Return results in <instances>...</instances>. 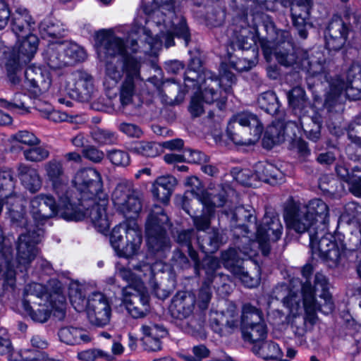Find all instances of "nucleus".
<instances>
[{"label":"nucleus","mask_w":361,"mask_h":361,"mask_svg":"<svg viewBox=\"0 0 361 361\" xmlns=\"http://www.w3.org/2000/svg\"><path fill=\"white\" fill-rule=\"evenodd\" d=\"M130 32L124 41L110 30H102L95 35V49L101 61L106 63L105 83L116 85L124 75L119 88V98L123 106L129 105L138 95L143 83L140 75V59L133 54L139 51L140 47Z\"/></svg>","instance_id":"1"},{"label":"nucleus","mask_w":361,"mask_h":361,"mask_svg":"<svg viewBox=\"0 0 361 361\" xmlns=\"http://www.w3.org/2000/svg\"><path fill=\"white\" fill-rule=\"evenodd\" d=\"M154 7L145 6L144 16L137 17L131 32L139 35L148 47L144 51L155 54L162 44L166 47L174 44L173 37L182 38L185 45L190 40V32L185 18L177 14L168 0H152Z\"/></svg>","instance_id":"2"},{"label":"nucleus","mask_w":361,"mask_h":361,"mask_svg":"<svg viewBox=\"0 0 361 361\" xmlns=\"http://www.w3.org/2000/svg\"><path fill=\"white\" fill-rule=\"evenodd\" d=\"M277 61L281 65L295 69H301L311 77H317L321 82L324 80L329 83L330 90L326 99V103L336 100L343 92L349 99L356 100L361 98V66L353 63L348 71L347 81L340 78L329 81L326 67V61L322 52L316 51L310 58L307 51L303 50L279 49L275 52Z\"/></svg>","instance_id":"3"},{"label":"nucleus","mask_w":361,"mask_h":361,"mask_svg":"<svg viewBox=\"0 0 361 361\" xmlns=\"http://www.w3.org/2000/svg\"><path fill=\"white\" fill-rule=\"evenodd\" d=\"M312 271V265H305L301 272L305 281L301 283V291L298 293L291 289L283 299V304L290 312L288 316V322L293 325L297 324V320L305 324V319L301 316V299L304 310L310 321L314 318L317 312L328 314L334 308L331 295L329 292V284L326 277L321 273H317L312 285L309 280Z\"/></svg>","instance_id":"4"},{"label":"nucleus","mask_w":361,"mask_h":361,"mask_svg":"<svg viewBox=\"0 0 361 361\" xmlns=\"http://www.w3.org/2000/svg\"><path fill=\"white\" fill-rule=\"evenodd\" d=\"M163 270L164 264L161 262H156L152 265L140 263L134 267L133 271L118 264H116V274L128 284L123 289L121 305L132 317H144L150 311L149 297L144 286V281L152 284L159 298L164 299L168 297L169 293L164 291L161 294L160 288L154 281L155 274Z\"/></svg>","instance_id":"5"},{"label":"nucleus","mask_w":361,"mask_h":361,"mask_svg":"<svg viewBox=\"0 0 361 361\" xmlns=\"http://www.w3.org/2000/svg\"><path fill=\"white\" fill-rule=\"evenodd\" d=\"M30 213L37 227L57 214L66 221H79L85 216L84 212L75 207V202L64 199V207H61L59 199L56 200L52 195L44 193L36 195L30 200Z\"/></svg>","instance_id":"6"},{"label":"nucleus","mask_w":361,"mask_h":361,"mask_svg":"<svg viewBox=\"0 0 361 361\" xmlns=\"http://www.w3.org/2000/svg\"><path fill=\"white\" fill-rule=\"evenodd\" d=\"M22 307L24 314L36 322H47L52 312L59 318L64 317L63 302L54 306L48 299L46 288L40 283H33L25 287Z\"/></svg>","instance_id":"7"},{"label":"nucleus","mask_w":361,"mask_h":361,"mask_svg":"<svg viewBox=\"0 0 361 361\" xmlns=\"http://www.w3.org/2000/svg\"><path fill=\"white\" fill-rule=\"evenodd\" d=\"M254 314H257L262 318V312L249 303L243 305L240 316L236 307L231 305L226 312H210V326L216 334L221 336L226 335L238 330L241 326L253 324Z\"/></svg>","instance_id":"8"},{"label":"nucleus","mask_w":361,"mask_h":361,"mask_svg":"<svg viewBox=\"0 0 361 361\" xmlns=\"http://www.w3.org/2000/svg\"><path fill=\"white\" fill-rule=\"evenodd\" d=\"M262 131L263 126L258 117L248 111L234 115L227 126L228 137L239 145L255 143L260 138Z\"/></svg>","instance_id":"9"},{"label":"nucleus","mask_w":361,"mask_h":361,"mask_svg":"<svg viewBox=\"0 0 361 361\" xmlns=\"http://www.w3.org/2000/svg\"><path fill=\"white\" fill-rule=\"evenodd\" d=\"M185 184L191 188L190 193L202 204L203 214L193 217L194 224L199 231H205L210 224V216L214 214L215 207H222L226 202V191L222 189L219 194L205 192L202 189L200 180L192 176L187 178ZM189 191L186 192L188 195Z\"/></svg>","instance_id":"10"},{"label":"nucleus","mask_w":361,"mask_h":361,"mask_svg":"<svg viewBox=\"0 0 361 361\" xmlns=\"http://www.w3.org/2000/svg\"><path fill=\"white\" fill-rule=\"evenodd\" d=\"M72 184L80 194V198L73 199L76 204H81L99 200L105 202L108 195L104 190L101 173L94 168H83L75 173Z\"/></svg>","instance_id":"11"},{"label":"nucleus","mask_w":361,"mask_h":361,"mask_svg":"<svg viewBox=\"0 0 361 361\" xmlns=\"http://www.w3.org/2000/svg\"><path fill=\"white\" fill-rule=\"evenodd\" d=\"M235 81V75L228 70V66L222 63L219 79L213 78L210 75L203 78L202 80L196 82L200 90L197 93L202 97L205 104L216 102V106L222 109L226 100V94Z\"/></svg>","instance_id":"12"},{"label":"nucleus","mask_w":361,"mask_h":361,"mask_svg":"<svg viewBox=\"0 0 361 361\" xmlns=\"http://www.w3.org/2000/svg\"><path fill=\"white\" fill-rule=\"evenodd\" d=\"M110 243L118 257L128 259L139 252L142 244L141 233L134 222L120 224L113 228Z\"/></svg>","instance_id":"13"},{"label":"nucleus","mask_w":361,"mask_h":361,"mask_svg":"<svg viewBox=\"0 0 361 361\" xmlns=\"http://www.w3.org/2000/svg\"><path fill=\"white\" fill-rule=\"evenodd\" d=\"M257 255V250L249 248L248 246L239 249V251L230 248L221 254V260L224 267L239 279L245 286L254 288L259 285L260 281L259 267L254 264L256 271L254 276H251L248 271H245V267L242 266V261L245 260L246 257L250 258Z\"/></svg>","instance_id":"14"},{"label":"nucleus","mask_w":361,"mask_h":361,"mask_svg":"<svg viewBox=\"0 0 361 361\" xmlns=\"http://www.w3.org/2000/svg\"><path fill=\"white\" fill-rule=\"evenodd\" d=\"M169 217L159 207H155L146 224L147 245L152 251L159 252L169 248V240L166 235Z\"/></svg>","instance_id":"15"},{"label":"nucleus","mask_w":361,"mask_h":361,"mask_svg":"<svg viewBox=\"0 0 361 361\" xmlns=\"http://www.w3.org/2000/svg\"><path fill=\"white\" fill-rule=\"evenodd\" d=\"M324 228L310 233V247L313 255L323 259L329 267H334L341 261L344 252L332 240L331 235L325 233Z\"/></svg>","instance_id":"16"},{"label":"nucleus","mask_w":361,"mask_h":361,"mask_svg":"<svg viewBox=\"0 0 361 361\" xmlns=\"http://www.w3.org/2000/svg\"><path fill=\"white\" fill-rule=\"evenodd\" d=\"M111 200L115 208L129 218L134 217L142 209L140 200L134 194L133 184L128 180H121L116 184Z\"/></svg>","instance_id":"17"},{"label":"nucleus","mask_w":361,"mask_h":361,"mask_svg":"<svg viewBox=\"0 0 361 361\" xmlns=\"http://www.w3.org/2000/svg\"><path fill=\"white\" fill-rule=\"evenodd\" d=\"M44 176L51 185L52 190L59 199L61 207H64V199L75 202L73 192L67 187L68 178L60 160L51 159L44 164Z\"/></svg>","instance_id":"18"},{"label":"nucleus","mask_w":361,"mask_h":361,"mask_svg":"<svg viewBox=\"0 0 361 361\" xmlns=\"http://www.w3.org/2000/svg\"><path fill=\"white\" fill-rule=\"evenodd\" d=\"M283 226L277 216L266 214L262 224L257 227L256 240L250 242L249 248L259 250L263 255L270 251V243L277 241L281 236Z\"/></svg>","instance_id":"19"},{"label":"nucleus","mask_w":361,"mask_h":361,"mask_svg":"<svg viewBox=\"0 0 361 361\" xmlns=\"http://www.w3.org/2000/svg\"><path fill=\"white\" fill-rule=\"evenodd\" d=\"M23 39H18L16 47L10 53L6 62V68L8 73H15L23 63L30 61L36 54L39 39L31 32L24 35Z\"/></svg>","instance_id":"20"},{"label":"nucleus","mask_w":361,"mask_h":361,"mask_svg":"<svg viewBox=\"0 0 361 361\" xmlns=\"http://www.w3.org/2000/svg\"><path fill=\"white\" fill-rule=\"evenodd\" d=\"M44 234L42 228L29 231L26 234H21L17 244V268L20 271H25L28 264L37 257L38 249L36 245L41 240Z\"/></svg>","instance_id":"21"},{"label":"nucleus","mask_w":361,"mask_h":361,"mask_svg":"<svg viewBox=\"0 0 361 361\" xmlns=\"http://www.w3.org/2000/svg\"><path fill=\"white\" fill-rule=\"evenodd\" d=\"M75 202L76 203L75 200ZM108 203L109 198L107 195L106 196L105 202L95 200L81 204H75V207L84 212L85 216L82 220L89 219L94 228L104 233L108 231L111 225V219L106 212Z\"/></svg>","instance_id":"22"},{"label":"nucleus","mask_w":361,"mask_h":361,"mask_svg":"<svg viewBox=\"0 0 361 361\" xmlns=\"http://www.w3.org/2000/svg\"><path fill=\"white\" fill-rule=\"evenodd\" d=\"M87 314L90 322L97 326L108 324L111 319V307L109 299L100 292H93L87 298Z\"/></svg>","instance_id":"23"},{"label":"nucleus","mask_w":361,"mask_h":361,"mask_svg":"<svg viewBox=\"0 0 361 361\" xmlns=\"http://www.w3.org/2000/svg\"><path fill=\"white\" fill-rule=\"evenodd\" d=\"M66 89L82 101L88 100L94 91L93 78L83 71H75L66 77Z\"/></svg>","instance_id":"24"},{"label":"nucleus","mask_w":361,"mask_h":361,"mask_svg":"<svg viewBox=\"0 0 361 361\" xmlns=\"http://www.w3.org/2000/svg\"><path fill=\"white\" fill-rule=\"evenodd\" d=\"M338 224L353 226L358 228V231L351 233L349 239L352 244L350 249L358 248L361 245V205L355 202L346 204L339 217Z\"/></svg>","instance_id":"25"},{"label":"nucleus","mask_w":361,"mask_h":361,"mask_svg":"<svg viewBox=\"0 0 361 361\" xmlns=\"http://www.w3.org/2000/svg\"><path fill=\"white\" fill-rule=\"evenodd\" d=\"M284 219L287 227L298 233L305 232L315 233L316 227L313 219L302 209L301 207H291L286 209Z\"/></svg>","instance_id":"26"},{"label":"nucleus","mask_w":361,"mask_h":361,"mask_svg":"<svg viewBox=\"0 0 361 361\" xmlns=\"http://www.w3.org/2000/svg\"><path fill=\"white\" fill-rule=\"evenodd\" d=\"M348 28L343 20L334 16L330 21L325 32L326 47L329 50H338L345 44Z\"/></svg>","instance_id":"27"},{"label":"nucleus","mask_w":361,"mask_h":361,"mask_svg":"<svg viewBox=\"0 0 361 361\" xmlns=\"http://www.w3.org/2000/svg\"><path fill=\"white\" fill-rule=\"evenodd\" d=\"M25 80L35 93L47 92L51 84L50 73L40 66H30L25 72Z\"/></svg>","instance_id":"28"},{"label":"nucleus","mask_w":361,"mask_h":361,"mask_svg":"<svg viewBox=\"0 0 361 361\" xmlns=\"http://www.w3.org/2000/svg\"><path fill=\"white\" fill-rule=\"evenodd\" d=\"M194 303V297L190 293L185 292L178 293L172 300L169 306V311L173 317L182 319L191 314L193 311Z\"/></svg>","instance_id":"29"},{"label":"nucleus","mask_w":361,"mask_h":361,"mask_svg":"<svg viewBox=\"0 0 361 361\" xmlns=\"http://www.w3.org/2000/svg\"><path fill=\"white\" fill-rule=\"evenodd\" d=\"M17 172L21 183L30 192H37L41 189L42 180L36 169L21 163L17 166Z\"/></svg>","instance_id":"30"},{"label":"nucleus","mask_w":361,"mask_h":361,"mask_svg":"<svg viewBox=\"0 0 361 361\" xmlns=\"http://www.w3.org/2000/svg\"><path fill=\"white\" fill-rule=\"evenodd\" d=\"M11 16V29L18 38L24 37V35L31 32L34 23L26 8L18 7Z\"/></svg>","instance_id":"31"},{"label":"nucleus","mask_w":361,"mask_h":361,"mask_svg":"<svg viewBox=\"0 0 361 361\" xmlns=\"http://www.w3.org/2000/svg\"><path fill=\"white\" fill-rule=\"evenodd\" d=\"M302 209L313 219L317 228L325 227L329 221V207L321 199H313L307 204L300 206Z\"/></svg>","instance_id":"32"},{"label":"nucleus","mask_w":361,"mask_h":361,"mask_svg":"<svg viewBox=\"0 0 361 361\" xmlns=\"http://www.w3.org/2000/svg\"><path fill=\"white\" fill-rule=\"evenodd\" d=\"M177 184L176 179L170 175L158 177L152 184V192L156 199L166 204L170 199L172 191Z\"/></svg>","instance_id":"33"},{"label":"nucleus","mask_w":361,"mask_h":361,"mask_svg":"<svg viewBox=\"0 0 361 361\" xmlns=\"http://www.w3.org/2000/svg\"><path fill=\"white\" fill-rule=\"evenodd\" d=\"M252 176L271 185L281 183L284 179V175L279 169L269 162L263 161L255 164Z\"/></svg>","instance_id":"34"},{"label":"nucleus","mask_w":361,"mask_h":361,"mask_svg":"<svg viewBox=\"0 0 361 361\" xmlns=\"http://www.w3.org/2000/svg\"><path fill=\"white\" fill-rule=\"evenodd\" d=\"M253 324L240 326L243 339L252 343H257L265 338L267 335V326L263 320L257 314L253 315Z\"/></svg>","instance_id":"35"},{"label":"nucleus","mask_w":361,"mask_h":361,"mask_svg":"<svg viewBox=\"0 0 361 361\" xmlns=\"http://www.w3.org/2000/svg\"><path fill=\"white\" fill-rule=\"evenodd\" d=\"M58 335L60 341L68 345H79L91 341L90 335L86 330L73 326L61 328Z\"/></svg>","instance_id":"36"},{"label":"nucleus","mask_w":361,"mask_h":361,"mask_svg":"<svg viewBox=\"0 0 361 361\" xmlns=\"http://www.w3.org/2000/svg\"><path fill=\"white\" fill-rule=\"evenodd\" d=\"M59 51H63L67 66L76 62L83 61L87 56L85 49L76 43L62 42L59 47Z\"/></svg>","instance_id":"37"},{"label":"nucleus","mask_w":361,"mask_h":361,"mask_svg":"<svg viewBox=\"0 0 361 361\" xmlns=\"http://www.w3.org/2000/svg\"><path fill=\"white\" fill-rule=\"evenodd\" d=\"M253 353L265 360L281 358L283 351L279 345L273 341H266L261 344L255 343L252 347Z\"/></svg>","instance_id":"38"},{"label":"nucleus","mask_w":361,"mask_h":361,"mask_svg":"<svg viewBox=\"0 0 361 361\" xmlns=\"http://www.w3.org/2000/svg\"><path fill=\"white\" fill-rule=\"evenodd\" d=\"M61 42H51L44 53V59L47 65L53 69L61 68L67 66L63 51L58 49Z\"/></svg>","instance_id":"39"},{"label":"nucleus","mask_w":361,"mask_h":361,"mask_svg":"<svg viewBox=\"0 0 361 361\" xmlns=\"http://www.w3.org/2000/svg\"><path fill=\"white\" fill-rule=\"evenodd\" d=\"M39 32L42 38L51 41L63 37L66 30L59 22L45 19L39 25Z\"/></svg>","instance_id":"40"},{"label":"nucleus","mask_w":361,"mask_h":361,"mask_svg":"<svg viewBox=\"0 0 361 361\" xmlns=\"http://www.w3.org/2000/svg\"><path fill=\"white\" fill-rule=\"evenodd\" d=\"M310 10L307 8H298V6L291 7V15L293 25L298 30L299 35L305 39L307 37V20L309 16Z\"/></svg>","instance_id":"41"},{"label":"nucleus","mask_w":361,"mask_h":361,"mask_svg":"<svg viewBox=\"0 0 361 361\" xmlns=\"http://www.w3.org/2000/svg\"><path fill=\"white\" fill-rule=\"evenodd\" d=\"M84 287L78 283H72L69 287V298L71 305L78 312L87 310V299L83 292Z\"/></svg>","instance_id":"42"},{"label":"nucleus","mask_w":361,"mask_h":361,"mask_svg":"<svg viewBox=\"0 0 361 361\" xmlns=\"http://www.w3.org/2000/svg\"><path fill=\"white\" fill-rule=\"evenodd\" d=\"M28 100L29 98L25 94H16L11 102L1 99V105L13 112L23 114L29 111L27 106Z\"/></svg>","instance_id":"43"},{"label":"nucleus","mask_w":361,"mask_h":361,"mask_svg":"<svg viewBox=\"0 0 361 361\" xmlns=\"http://www.w3.org/2000/svg\"><path fill=\"white\" fill-rule=\"evenodd\" d=\"M130 150L137 154L154 157L160 154L161 145L153 142L140 141L132 146Z\"/></svg>","instance_id":"44"},{"label":"nucleus","mask_w":361,"mask_h":361,"mask_svg":"<svg viewBox=\"0 0 361 361\" xmlns=\"http://www.w3.org/2000/svg\"><path fill=\"white\" fill-rule=\"evenodd\" d=\"M259 106L267 113L274 114L279 109V102L276 94L269 91L262 93L258 98Z\"/></svg>","instance_id":"45"},{"label":"nucleus","mask_w":361,"mask_h":361,"mask_svg":"<svg viewBox=\"0 0 361 361\" xmlns=\"http://www.w3.org/2000/svg\"><path fill=\"white\" fill-rule=\"evenodd\" d=\"M201 68V62L199 59H191L189 65L188 69L185 73V83L187 87H190L188 84V82H199L200 80H203V78L206 77V73L199 74ZM210 75V73H207V76Z\"/></svg>","instance_id":"46"},{"label":"nucleus","mask_w":361,"mask_h":361,"mask_svg":"<svg viewBox=\"0 0 361 361\" xmlns=\"http://www.w3.org/2000/svg\"><path fill=\"white\" fill-rule=\"evenodd\" d=\"M23 155L27 161L40 162L49 157V151L44 147L38 146L24 150Z\"/></svg>","instance_id":"47"},{"label":"nucleus","mask_w":361,"mask_h":361,"mask_svg":"<svg viewBox=\"0 0 361 361\" xmlns=\"http://www.w3.org/2000/svg\"><path fill=\"white\" fill-rule=\"evenodd\" d=\"M106 156L111 163L116 166L125 167L130 164V156L126 151L111 149L107 152Z\"/></svg>","instance_id":"48"},{"label":"nucleus","mask_w":361,"mask_h":361,"mask_svg":"<svg viewBox=\"0 0 361 361\" xmlns=\"http://www.w3.org/2000/svg\"><path fill=\"white\" fill-rule=\"evenodd\" d=\"M289 104L294 109H302L305 103V93L303 89L299 87L293 88L287 94Z\"/></svg>","instance_id":"49"},{"label":"nucleus","mask_w":361,"mask_h":361,"mask_svg":"<svg viewBox=\"0 0 361 361\" xmlns=\"http://www.w3.org/2000/svg\"><path fill=\"white\" fill-rule=\"evenodd\" d=\"M140 330L143 334L142 337L158 338L164 337L166 334L162 326L151 322L142 324Z\"/></svg>","instance_id":"50"},{"label":"nucleus","mask_w":361,"mask_h":361,"mask_svg":"<svg viewBox=\"0 0 361 361\" xmlns=\"http://www.w3.org/2000/svg\"><path fill=\"white\" fill-rule=\"evenodd\" d=\"M91 135L93 140L101 145H111L116 141L114 134L106 130L97 128L92 130Z\"/></svg>","instance_id":"51"},{"label":"nucleus","mask_w":361,"mask_h":361,"mask_svg":"<svg viewBox=\"0 0 361 361\" xmlns=\"http://www.w3.org/2000/svg\"><path fill=\"white\" fill-rule=\"evenodd\" d=\"M188 111L193 117L201 116L204 112V102L197 93L191 98Z\"/></svg>","instance_id":"52"},{"label":"nucleus","mask_w":361,"mask_h":361,"mask_svg":"<svg viewBox=\"0 0 361 361\" xmlns=\"http://www.w3.org/2000/svg\"><path fill=\"white\" fill-rule=\"evenodd\" d=\"M39 111L42 117L54 122H63L68 120L67 114L52 109L51 106H47L44 109H39Z\"/></svg>","instance_id":"53"},{"label":"nucleus","mask_w":361,"mask_h":361,"mask_svg":"<svg viewBox=\"0 0 361 361\" xmlns=\"http://www.w3.org/2000/svg\"><path fill=\"white\" fill-rule=\"evenodd\" d=\"M348 135L353 142L361 145V116L349 125Z\"/></svg>","instance_id":"54"},{"label":"nucleus","mask_w":361,"mask_h":361,"mask_svg":"<svg viewBox=\"0 0 361 361\" xmlns=\"http://www.w3.org/2000/svg\"><path fill=\"white\" fill-rule=\"evenodd\" d=\"M192 353L194 356L181 355L180 357L185 361H202L209 355V350L203 345L194 346Z\"/></svg>","instance_id":"55"},{"label":"nucleus","mask_w":361,"mask_h":361,"mask_svg":"<svg viewBox=\"0 0 361 361\" xmlns=\"http://www.w3.org/2000/svg\"><path fill=\"white\" fill-rule=\"evenodd\" d=\"M13 139L18 142L32 146L39 144V140L32 133L27 130H21L13 135Z\"/></svg>","instance_id":"56"},{"label":"nucleus","mask_w":361,"mask_h":361,"mask_svg":"<svg viewBox=\"0 0 361 361\" xmlns=\"http://www.w3.org/2000/svg\"><path fill=\"white\" fill-rule=\"evenodd\" d=\"M212 293L211 289L207 283H204L200 289L196 302L200 308L206 309L208 307L209 302L211 300Z\"/></svg>","instance_id":"57"},{"label":"nucleus","mask_w":361,"mask_h":361,"mask_svg":"<svg viewBox=\"0 0 361 361\" xmlns=\"http://www.w3.org/2000/svg\"><path fill=\"white\" fill-rule=\"evenodd\" d=\"M255 65V63L254 61H250L245 58H238L236 60L231 59L228 66L237 71L242 72L251 69Z\"/></svg>","instance_id":"58"},{"label":"nucleus","mask_w":361,"mask_h":361,"mask_svg":"<svg viewBox=\"0 0 361 361\" xmlns=\"http://www.w3.org/2000/svg\"><path fill=\"white\" fill-rule=\"evenodd\" d=\"M119 130L130 137L140 138L143 135L142 130L133 123H122L119 125Z\"/></svg>","instance_id":"59"},{"label":"nucleus","mask_w":361,"mask_h":361,"mask_svg":"<svg viewBox=\"0 0 361 361\" xmlns=\"http://www.w3.org/2000/svg\"><path fill=\"white\" fill-rule=\"evenodd\" d=\"M247 211L243 207H238L235 209L234 211H226L224 214L228 219H231V222H236L238 219L248 218V221H251L253 219L255 220V217L252 216L251 214H246Z\"/></svg>","instance_id":"60"},{"label":"nucleus","mask_w":361,"mask_h":361,"mask_svg":"<svg viewBox=\"0 0 361 361\" xmlns=\"http://www.w3.org/2000/svg\"><path fill=\"white\" fill-rule=\"evenodd\" d=\"M83 156L91 161L99 163L104 158V153L94 147H88L83 150Z\"/></svg>","instance_id":"61"},{"label":"nucleus","mask_w":361,"mask_h":361,"mask_svg":"<svg viewBox=\"0 0 361 361\" xmlns=\"http://www.w3.org/2000/svg\"><path fill=\"white\" fill-rule=\"evenodd\" d=\"M247 30L244 29L240 32V37L238 38L239 47L243 49H247L253 44H255L257 36L251 32L249 35H246Z\"/></svg>","instance_id":"62"},{"label":"nucleus","mask_w":361,"mask_h":361,"mask_svg":"<svg viewBox=\"0 0 361 361\" xmlns=\"http://www.w3.org/2000/svg\"><path fill=\"white\" fill-rule=\"evenodd\" d=\"M12 345L6 329H0V355H6L11 351Z\"/></svg>","instance_id":"63"},{"label":"nucleus","mask_w":361,"mask_h":361,"mask_svg":"<svg viewBox=\"0 0 361 361\" xmlns=\"http://www.w3.org/2000/svg\"><path fill=\"white\" fill-rule=\"evenodd\" d=\"M355 171H353L352 178L348 184L350 192L359 197L361 196V177Z\"/></svg>","instance_id":"64"}]
</instances>
